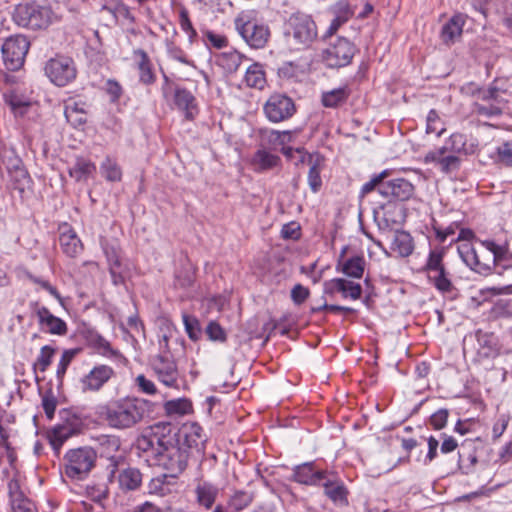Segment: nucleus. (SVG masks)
Here are the masks:
<instances>
[{
	"label": "nucleus",
	"instance_id": "nucleus-13",
	"mask_svg": "<svg viewBox=\"0 0 512 512\" xmlns=\"http://www.w3.org/2000/svg\"><path fill=\"white\" fill-rule=\"evenodd\" d=\"M115 376V370L105 364L95 365L81 380L84 392H98Z\"/></svg>",
	"mask_w": 512,
	"mask_h": 512
},
{
	"label": "nucleus",
	"instance_id": "nucleus-5",
	"mask_svg": "<svg viewBox=\"0 0 512 512\" xmlns=\"http://www.w3.org/2000/svg\"><path fill=\"white\" fill-rule=\"evenodd\" d=\"M284 34L293 45L302 49L309 47L316 40L318 31L310 15L296 12L285 22Z\"/></svg>",
	"mask_w": 512,
	"mask_h": 512
},
{
	"label": "nucleus",
	"instance_id": "nucleus-17",
	"mask_svg": "<svg viewBox=\"0 0 512 512\" xmlns=\"http://www.w3.org/2000/svg\"><path fill=\"white\" fill-rule=\"evenodd\" d=\"M327 473V470L316 469L314 462H306L293 469V479L300 484L320 486Z\"/></svg>",
	"mask_w": 512,
	"mask_h": 512
},
{
	"label": "nucleus",
	"instance_id": "nucleus-10",
	"mask_svg": "<svg viewBox=\"0 0 512 512\" xmlns=\"http://www.w3.org/2000/svg\"><path fill=\"white\" fill-rule=\"evenodd\" d=\"M269 121L278 123L291 118L296 112L294 101L281 93L272 94L263 107Z\"/></svg>",
	"mask_w": 512,
	"mask_h": 512
},
{
	"label": "nucleus",
	"instance_id": "nucleus-20",
	"mask_svg": "<svg viewBox=\"0 0 512 512\" xmlns=\"http://www.w3.org/2000/svg\"><path fill=\"white\" fill-rule=\"evenodd\" d=\"M320 485L323 486L325 495L335 504L348 505V490L335 474L328 472L327 478Z\"/></svg>",
	"mask_w": 512,
	"mask_h": 512
},
{
	"label": "nucleus",
	"instance_id": "nucleus-24",
	"mask_svg": "<svg viewBox=\"0 0 512 512\" xmlns=\"http://www.w3.org/2000/svg\"><path fill=\"white\" fill-rule=\"evenodd\" d=\"M174 103L184 113L187 120H193L199 112L196 98L186 88H175Z\"/></svg>",
	"mask_w": 512,
	"mask_h": 512
},
{
	"label": "nucleus",
	"instance_id": "nucleus-64",
	"mask_svg": "<svg viewBox=\"0 0 512 512\" xmlns=\"http://www.w3.org/2000/svg\"><path fill=\"white\" fill-rule=\"evenodd\" d=\"M499 161L506 166H512V142H505L497 149Z\"/></svg>",
	"mask_w": 512,
	"mask_h": 512
},
{
	"label": "nucleus",
	"instance_id": "nucleus-26",
	"mask_svg": "<svg viewBox=\"0 0 512 512\" xmlns=\"http://www.w3.org/2000/svg\"><path fill=\"white\" fill-rule=\"evenodd\" d=\"M134 56L137 58L140 82L144 85L153 84L156 80V76L153 72V65L148 54L143 49H137L134 50Z\"/></svg>",
	"mask_w": 512,
	"mask_h": 512
},
{
	"label": "nucleus",
	"instance_id": "nucleus-44",
	"mask_svg": "<svg viewBox=\"0 0 512 512\" xmlns=\"http://www.w3.org/2000/svg\"><path fill=\"white\" fill-rule=\"evenodd\" d=\"M164 410L168 415H185L191 412L192 404L186 398L169 400L164 403Z\"/></svg>",
	"mask_w": 512,
	"mask_h": 512
},
{
	"label": "nucleus",
	"instance_id": "nucleus-16",
	"mask_svg": "<svg viewBox=\"0 0 512 512\" xmlns=\"http://www.w3.org/2000/svg\"><path fill=\"white\" fill-rule=\"evenodd\" d=\"M175 434L180 440V445L189 452L192 449L200 451L206 441L202 428L196 423L184 425L181 429L175 427Z\"/></svg>",
	"mask_w": 512,
	"mask_h": 512
},
{
	"label": "nucleus",
	"instance_id": "nucleus-56",
	"mask_svg": "<svg viewBox=\"0 0 512 512\" xmlns=\"http://www.w3.org/2000/svg\"><path fill=\"white\" fill-rule=\"evenodd\" d=\"M3 96L5 103L9 105L14 112L29 106L28 101H26L23 96L18 95L15 91H8L4 93Z\"/></svg>",
	"mask_w": 512,
	"mask_h": 512
},
{
	"label": "nucleus",
	"instance_id": "nucleus-45",
	"mask_svg": "<svg viewBox=\"0 0 512 512\" xmlns=\"http://www.w3.org/2000/svg\"><path fill=\"white\" fill-rule=\"evenodd\" d=\"M445 251L443 248L431 250L427 259L426 264L423 267V271L431 275L441 269H444L443 257Z\"/></svg>",
	"mask_w": 512,
	"mask_h": 512
},
{
	"label": "nucleus",
	"instance_id": "nucleus-55",
	"mask_svg": "<svg viewBox=\"0 0 512 512\" xmlns=\"http://www.w3.org/2000/svg\"><path fill=\"white\" fill-rule=\"evenodd\" d=\"M474 111L476 114L485 116V117H494L499 116L503 112V105L488 103V104H474Z\"/></svg>",
	"mask_w": 512,
	"mask_h": 512
},
{
	"label": "nucleus",
	"instance_id": "nucleus-57",
	"mask_svg": "<svg viewBox=\"0 0 512 512\" xmlns=\"http://www.w3.org/2000/svg\"><path fill=\"white\" fill-rule=\"evenodd\" d=\"M206 334L211 341L224 343L227 340V334L221 325L215 321L209 322L206 327Z\"/></svg>",
	"mask_w": 512,
	"mask_h": 512
},
{
	"label": "nucleus",
	"instance_id": "nucleus-46",
	"mask_svg": "<svg viewBox=\"0 0 512 512\" xmlns=\"http://www.w3.org/2000/svg\"><path fill=\"white\" fill-rule=\"evenodd\" d=\"M428 279L434 284L435 288L443 294L450 293L454 289L445 268L428 275Z\"/></svg>",
	"mask_w": 512,
	"mask_h": 512
},
{
	"label": "nucleus",
	"instance_id": "nucleus-35",
	"mask_svg": "<svg viewBox=\"0 0 512 512\" xmlns=\"http://www.w3.org/2000/svg\"><path fill=\"white\" fill-rule=\"evenodd\" d=\"M281 162V158L276 155L272 154L265 149H259L256 151V153L253 156V165L255 166L256 170L259 172L271 170L275 167H277Z\"/></svg>",
	"mask_w": 512,
	"mask_h": 512
},
{
	"label": "nucleus",
	"instance_id": "nucleus-30",
	"mask_svg": "<svg viewBox=\"0 0 512 512\" xmlns=\"http://www.w3.org/2000/svg\"><path fill=\"white\" fill-rule=\"evenodd\" d=\"M96 171V165L84 157H77L68 173L76 181H85Z\"/></svg>",
	"mask_w": 512,
	"mask_h": 512
},
{
	"label": "nucleus",
	"instance_id": "nucleus-7",
	"mask_svg": "<svg viewBox=\"0 0 512 512\" xmlns=\"http://www.w3.org/2000/svg\"><path fill=\"white\" fill-rule=\"evenodd\" d=\"M356 46L345 37H337L322 51L323 63L329 68H341L349 65L355 55Z\"/></svg>",
	"mask_w": 512,
	"mask_h": 512
},
{
	"label": "nucleus",
	"instance_id": "nucleus-12",
	"mask_svg": "<svg viewBox=\"0 0 512 512\" xmlns=\"http://www.w3.org/2000/svg\"><path fill=\"white\" fill-rule=\"evenodd\" d=\"M31 306L43 332L57 336L67 334L68 326L64 320L53 315L47 307L40 306L37 302L31 303Z\"/></svg>",
	"mask_w": 512,
	"mask_h": 512
},
{
	"label": "nucleus",
	"instance_id": "nucleus-59",
	"mask_svg": "<svg viewBox=\"0 0 512 512\" xmlns=\"http://www.w3.org/2000/svg\"><path fill=\"white\" fill-rule=\"evenodd\" d=\"M3 163L8 171V174L24 166L22 159L16 155L14 151L5 152L3 156Z\"/></svg>",
	"mask_w": 512,
	"mask_h": 512
},
{
	"label": "nucleus",
	"instance_id": "nucleus-43",
	"mask_svg": "<svg viewBox=\"0 0 512 512\" xmlns=\"http://www.w3.org/2000/svg\"><path fill=\"white\" fill-rule=\"evenodd\" d=\"M103 177L110 182L120 181L122 178V171L120 166L115 160L107 156L100 166Z\"/></svg>",
	"mask_w": 512,
	"mask_h": 512
},
{
	"label": "nucleus",
	"instance_id": "nucleus-6",
	"mask_svg": "<svg viewBox=\"0 0 512 512\" xmlns=\"http://www.w3.org/2000/svg\"><path fill=\"white\" fill-rule=\"evenodd\" d=\"M52 11L35 1L18 4L12 14L16 25L30 30H44L51 24Z\"/></svg>",
	"mask_w": 512,
	"mask_h": 512
},
{
	"label": "nucleus",
	"instance_id": "nucleus-40",
	"mask_svg": "<svg viewBox=\"0 0 512 512\" xmlns=\"http://www.w3.org/2000/svg\"><path fill=\"white\" fill-rule=\"evenodd\" d=\"M91 345L95 349V351L106 358H114L118 359L122 357V354L119 350L112 348L109 341H107L101 335H96L91 339Z\"/></svg>",
	"mask_w": 512,
	"mask_h": 512
},
{
	"label": "nucleus",
	"instance_id": "nucleus-38",
	"mask_svg": "<svg viewBox=\"0 0 512 512\" xmlns=\"http://www.w3.org/2000/svg\"><path fill=\"white\" fill-rule=\"evenodd\" d=\"M349 97V91L347 87H340L331 91L324 92L322 94V104L328 108H336L339 105L346 102Z\"/></svg>",
	"mask_w": 512,
	"mask_h": 512
},
{
	"label": "nucleus",
	"instance_id": "nucleus-37",
	"mask_svg": "<svg viewBox=\"0 0 512 512\" xmlns=\"http://www.w3.org/2000/svg\"><path fill=\"white\" fill-rule=\"evenodd\" d=\"M365 264L363 256H353L343 261L341 271L348 277L359 279L363 276Z\"/></svg>",
	"mask_w": 512,
	"mask_h": 512
},
{
	"label": "nucleus",
	"instance_id": "nucleus-63",
	"mask_svg": "<svg viewBox=\"0 0 512 512\" xmlns=\"http://www.w3.org/2000/svg\"><path fill=\"white\" fill-rule=\"evenodd\" d=\"M105 91L110 97V101L115 103L122 96L123 89L119 82L113 79H108L105 85Z\"/></svg>",
	"mask_w": 512,
	"mask_h": 512
},
{
	"label": "nucleus",
	"instance_id": "nucleus-34",
	"mask_svg": "<svg viewBox=\"0 0 512 512\" xmlns=\"http://www.w3.org/2000/svg\"><path fill=\"white\" fill-rule=\"evenodd\" d=\"M244 81L250 88L264 89L267 81L263 65L257 62L250 65L246 70Z\"/></svg>",
	"mask_w": 512,
	"mask_h": 512
},
{
	"label": "nucleus",
	"instance_id": "nucleus-18",
	"mask_svg": "<svg viewBox=\"0 0 512 512\" xmlns=\"http://www.w3.org/2000/svg\"><path fill=\"white\" fill-rule=\"evenodd\" d=\"M98 453L101 458H106L111 462V466L116 468L119 462L123 459L119 453L120 439L113 435H101L97 438ZM115 469L111 471L114 474Z\"/></svg>",
	"mask_w": 512,
	"mask_h": 512
},
{
	"label": "nucleus",
	"instance_id": "nucleus-61",
	"mask_svg": "<svg viewBox=\"0 0 512 512\" xmlns=\"http://www.w3.org/2000/svg\"><path fill=\"white\" fill-rule=\"evenodd\" d=\"M135 383L142 393L147 395L157 394V388L154 382L147 379L143 374H140L135 378Z\"/></svg>",
	"mask_w": 512,
	"mask_h": 512
},
{
	"label": "nucleus",
	"instance_id": "nucleus-29",
	"mask_svg": "<svg viewBox=\"0 0 512 512\" xmlns=\"http://www.w3.org/2000/svg\"><path fill=\"white\" fill-rule=\"evenodd\" d=\"M446 150L447 148L443 147L437 152L430 153L426 158H430L442 172L448 174L459 168L460 159L454 155L444 156Z\"/></svg>",
	"mask_w": 512,
	"mask_h": 512
},
{
	"label": "nucleus",
	"instance_id": "nucleus-62",
	"mask_svg": "<svg viewBox=\"0 0 512 512\" xmlns=\"http://www.w3.org/2000/svg\"><path fill=\"white\" fill-rule=\"evenodd\" d=\"M310 295V291L302 284H296L291 290V299L295 305L304 303Z\"/></svg>",
	"mask_w": 512,
	"mask_h": 512
},
{
	"label": "nucleus",
	"instance_id": "nucleus-42",
	"mask_svg": "<svg viewBox=\"0 0 512 512\" xmlns=\"http://www.w3.org/2000/svg\"><path fill=\"white\" fill-rule=\"evenodd\" d=\"M56 353V349L50 345H45L40 349V353L33 363L34 372L40 371L44 373L52 363V359Z\"/></svg>",
	"mask_w": 512,
	"mask_h": 512
},
{
	"label": "nucleus",
	"instance_id": "nucleus-28",
	"mask_svg": "<svg viewBox=\"0 0 512 512\" xmlns=\"http://www.w3.org/2000/svg\"><path fill=\"white\" fill-rule=\"evenodd\" d=\"M104 253L106 255L108 264H109V272L112 278V282L114 285L118 286L124 284L125 278L122 271V264L120 261V256L117 250L114 247L106 246L104 248Z\"/></svg>",
	"mask_w": 512,
	"mask_h": 512
},
{
	"label": "nucleus",
	"instance_id": "nucleus-31",
	"mask_svg": "<svg viewBox=\"0 0 512 512\" xmlns=\"http://www.w3.org/2000/svg\"><path fill=\"white\" fill-rule=\"evenodd\" d=\"M391 250L398 253L400 257H408L414 250L411 235L403 230L396 231L393 235Z\"/></svg>",
	"mask_w": 512,
	"mask_h": 512
},
{
	"label": "nucleus",
	"instance_id": "nucleus-9",
	"mask_svg": "<svg viewBox=\"0 0 512 512\" xmlns=\"http://www.w3.org/2000/svg\"><path fill=\"white\" fill-rule=\"evenodd\" d=\"M50 81L59 87L71 83L77 75L74 61L69 57H56L48 60L44 67Z\"/></svg>",
	"mask_w": 512,
	"mask_h": 512
},
{
	"label": "nucleus",
	"instance_id": "nucleus-2",
	"mask_svg": "<svg viewBox=\"0 0 512 512\" xmlns=\"http://www.w3.org/2000/svg\"><path fill=\"white\" fill-rule=\"evenodd\" d=\"M149 402L137 397L126 396L109 401L102 407L101 415L110 428L126 430L142 422Z\"/></svg>",
	"mask_w": 512,
	"mask_h": 512
},
{
	"label": "nucleus",
	"instance_id": "nucleus-1",
	"mask_svg": "<svg viewBox=\"0 0 512 512\" xmlns=\"http://www.w3.org/2000/svg\"><path fill=\"white\" fill-rule=\"evenodd\" d=\"M136 448L149 466H159L177 477L187 467L189 451L180 445L175 426L158 422L137 438Z\"/></svg>",
	"mask_w": 512,
	"mask_h": 512
},
{
	"label": "nucleus",
	"instance_id": "nucleus-52",
	"mask_svg": "<svg viewBox=\"0 0 512 512\" xmlns=\"http://www.w3.org/2000/svg\"><path fill=\"white\" fill-rule=\"evenodd\" d=\"M182 318L188 337L192 341H197L201 336V326L198 319L188 314H183Z\"/></svg>",
	"mask_w": 512,
	"mask_h": 512
},
{
	"label": "nucleus",
	"instance_id": "nucleus-25",
	"mask_svg": "<svg viewBox=\"0 0 512 512\" xmlns=\"http://www.w3.org/2000/svg\"><path fill=\"white\" fill-rule=\"evenodd\" d=\"M465 24V16L463 14H455L447 21L441 29L440 37L446 45H451L461 37L463 26Z\"/></svg>",
	"mask_w": 512,
	"mask_h": 512
},
{
	"label": "nucleus",
	"instance_id": "nucleus-58",
	"mask_svg": "<svg viewBox=\"0 0 512 512\" xmlns=\"http://www.w3.org/2000/svg\"><path fill=\"white\" fill-rule=\"evenodd\" d=\"M291 135L288 131H276L272 130L265 136L267 143L274 148L277 146L285 145L286 142L290 141Z\"/></svg>",
	"mask_w": 512,
	"mask_h": 512
},
{
	"label": "nucleus",
	"instance_id": "nucleus-39",
	"mask_svg": "<svg viewBox=\"0 0 512 512\" xmlns=\"http://www.w3.org/2000/svg\"><path fill=\"white\" fill-rule=\"evenodd\" d=\"M481 101L504 105L506 101L502 97V91L492 83L487 88H478L474 93Z\"/></svg>",
	"mask_w": 512,
	"mask_h": 512
},
{
	"label": "nucleus",
	"instance_id": "nucleus-4",
	"mask_svg": "<svg viewBox=\"0 0 512 512\" xmlns=\"http://www.w3.org/2000/svg\"><path fill=\"white\" fill-rule=\"evenodd\" d=\"M97 451L90 446L69 449L63 457L64 474L72 481L85 480L96 465Z\"/></svg>",
	"mask_w": 512,
	"mask_h": 512
},
{
	"label": "nucleus",
	"instance_id": "nucleus-21",
	"mask_svg": "<svg viewBox=\"0 0 512 512\" xmlns=\"http://www.w3.org/2000/svg\"><path fill=\"white\" fill-rule=\"evenodd\" d=\"M324 292L329 295L339 292L344 298L357 300L362 295V287L344 278H334L324 283Z\"/></svg>",
	"mask_w": 512,
	"mask_h": 512
},
{
	"label": "nucleus",
	"instance_id": "nucleus-8",
	"mask_svg": "<svg viewBox=\"0 0 512 512\" xmlns=\"http://www.w3.org/2000/svg\"><path fill=\"white\" fill-rule=\"evenodd\" d=\"M30 42L23 35H14L8 37L1 48L2 58L6 69L10 71L19 70L29 51Z\"/></svg>",
	"mask_w": 512,
	"mask_h": 512
},
{
	"label": "nucleus",
	"instance_id": "nucleus-19",
	"mask_svg": "<svg viewBox=\"0 0 512 512\" xmlns=\"http://www.w3.org/2000/svg\"><path fill=\"white\" fill-rule=\"evenodd\" d=\"M381 195L395 201H407L414 194V186L404 178H397L386 181L383 186Z\"/></svg>",
	"mask_w": 512,
	"mask_h": 512
},
{
	"label": "nucleus",
	"instance_id": "nucleus-27",
	"mask_svg": "<svg viewBox=\"0 0 512 512\" xmlns=\"http://www.w3.org/2000/svg\"><path fill=\"white\" fill-rule=\"evenodd\" d=\"M64 115L66 120L75 128L84 125L87 122L84 103L74 100L65 102Z\"/></svg>",
	"mask_w": 512,
	"mask_h": 512
},
{
	"label": "nucleus",
	"instance_id": "nucleus-32",
	"mask_svg": "<svg viewBox=\"0 0 512 512\" xmlns=\"http://www.w3.org/2000/svg\"><path fill=\"white\" fill-rule=\"evenodd\" d=\"M118 482L122 490L133 491L141 486L142 474L139 469L128 467L119 473Z\"/></svg>",
	"mask_w": 512,
	"mask_h": 512
},
{
	"label": "nucleus",
	"instance_id": "nucleus-47",
	"mask_svg": "<svg viewBox=\"0 0 512 512\" xmlns=\"http://www.w3.org/2000/svg\"><path fill=\"white\" fill-rule=\"evenodd\" d=\"M449 149L457 153L470 154L474 152V145H467V137L463 133H453L449 138Z\"/></svg>",
	"mask_w": 512,
	"mask_h": 512
},
{
	"label": "nucleus",
	"instance_id": "nucleus-49",
	"mask_svg": "<svg viewBox=\"0 0 512 512\" xmlns=\"http://www.w3.org/2000/svg\"><path fill=\"white\" fill-rule=\"evenodd\" d=\"M170 474H162L152 478L148 484L149 494L165 496L169 492V487L166 482Z\"/></svg>",
	"mask_w": 512,
	"mask_h": 512
},
{
	"label": "nucleus",
	"instance_id": "nucleus-60",
	"mask_svg": "<svg viewBox=\"0 0 512 512\" xmlns=\"http://www.w3.org/2000/svg\"><path fill=\"white\" fill-rule=\"evenodd\" d=\"M449 411L445 408L439 409L430 416V425L435 430H441L447 424Z\"/></svg>",
	"mask_w": 512,
	"mask_h": 512
},
{
	"label": "nucleus",
	"instance_id": "nucleus-11",
	"mask_svg": "<svg viewBox=\"0 0 512 512\" xmlns=\"http://www.w3.org/2000/svg\"><path fill=\"white\" fill-rule=\"evenodd\" d=\"M237 29L245 42L254 49L263 48L270 37L268 26L255 20H247L242 25L237 23Z\"/></svg>",
	"mask_w": 512,
	"mask_h": 512
},
{
	"label": "nucleus",
	"instance_id": "nucleus-53",
	"mask_svg": "<svg viewBox=\"0 0 512 512\" xmlns=\"http://www.w3.org/2000/svg\"><path fill=\"white\" fill-rule=\"evenodd\" d=\"M427 126H426V132L427 133H435L438 137L441 136L444 131L445 127L439 117V114L436 110L432 109L429 111L427 115Z\"/></svg>",
	"mask_w": 512,
	"mask_h": 512
},
{
	"label": "nucleus",
	"instance_id": "nucleus-36",
	"mask_svg": "<svg viewBox=\"0 0 512 512\" xmlns=\"http://www.w3.org/2000/svg\"><path fill=\"white\" fill-rule=\"evenodd\" d=\"M243 59H246L244 55L236 50H231L219 54L216 62L227 73H234L239 69Z\"/></svg>",
	"mask_w": 512,
	"mask_h": 512
},
{
	"label": "nucleus",
	"instance_id": "nucleus-14",
	"mask_svg": "<svg viewBox=\"0 0 512 512\" xmlns=\"http://www.w3.org/2000/svg\"><path fill=\"white\" fill-rule=\"evenodd\" d=\"M81 429V420L78 417L73 416L71 419H67L65 422L55 425L48 431L47 436L52 448L56 452H59L63 443L70 437L79 434Z\"/></svg>",
	"mask_w": 512,
	"mask_h": 512
},
{
	"label": "nucleus",
	"instance_id": "nucleus-50",
	"mask_svg": "<svg viewBox=\"0 0 512 512\" xmlns=\"http://www.w3.org/2000/svg\"><path fill=\"white\" fill-rule=\"evenodd\" d=\"M11 181L14 184V188L23 192L30 184L31 178L30 175L23 166L22 168L16 169L12 173L9 174Z\"/></svg>",
	"mask_w": 512,
	"mask_h": 512
},
{
	"label": "nucleus",
	"instance_id": "nucleus-23",
	"mask_svg": "<svg viewBox=\"0 0 512 512\" xmlns=\"http://www.w3.org/2000/svg\"><path fill=\"white\" fill-rule=\"evenodd\" d=\"M59 244L68 257H77L83 251V244L76 232L67 224L60 227Z\"/></svg>",
	"mask_w": 512,
	"mask_h": 512
},
{
	"label": "nucleus",
	"instance_id": "nucleus-48",
	"mask_svg": "<svg viewBox=\"0 0 512 512\" xmlns=\"http://www.w3.org/2000/svg\"><path fill=\"white\" fill-rule=\"evenodd\" d=\"M321 161L317 158L314 162H311L308 172V184L312 192L316 193L321 189L322 179L321 173Z\"/></svg>",
	"mask_w": 512,
	"mask_h": 512
},
{
	"label": "nucleus",
	"instance_id": "nucleus-3",
	"mask_svg": "<svg viewBox=\"0 0 512 512\" xmlns=\"http://www.w3.org/2000/svg\"><path fill=\"white\" fill-rule=\"evenodd\" d=\"M480 245L489 252L486 261H480V256L483 254L479 253L471 244L465 243L458 247L460 257L472 270L482 275L489 274L492 269L499 275L506 270H512V267L501 264L502 261L508 260L507 245H498L491 240L482 241Z\"/></svg>",
	"mask_w": 512,
	"mask_h": 512
},
{
	"label": "nucleus",
	"instance_id": "nucleus-15",
	"mask_svg": "<svg viewBox=\"0 0 512 512\" xmlns=\"http://www.w3.org/2000/svg\"><path fill=\"white\" fill-rule=\"evenodd\" d=\"M158 380L167 387L178 388L179 372L174 360L157 355L152 364Z\"/></svg>",
	"mask_w": 512,
	"mask_h": 512
},
{
	"label": "nucleus",
	"instance_id": "nucleus-41",
	"mask_svg": "<svg viewBox=\"0 0 512 512\" xmlns=\"http://www.w3.org/2000/svg\"><path fill=\"white\" fill-rule=\"evenodd\" d=\"M390 175L389 170L374 175L369 181L364 183L360 190V197L363 198L373 191H377L381 195L382 187L385 186V179Z\"/></svg>",
	"mask_w": 512,
	"mask_h": 512
},
{
	"label": "nucleus",
	"instance_id": "nucleus-22",
	"mask_svg": "<svg viewBox=\"0 0 512 512\" xmlns=\"http://www.w3.org/2000/svg\"><path fill=\"white\" fill-rule=\"evenodd\" d=\"M8 494L11 512H36V507L22 491L18 480L11 479L8 482Z\"/></svg>",
	"mask_w": 512,
	"mask_h": 512
},
{
	"label": "nucleus",
	"instance_id": "nucleus-51",
	"mask_svg": "<svg viewBox=\"0 0 512 512\" xmlns=\"http://www.w3.org/2000/svg\"><path fill=\"white\" fill-rule=\"evenodd\" d=\"M79 352L80 349L78 348L67 349L63 351L56 370V375L58 379H62L64 377L70 363L76 357V355L79 354Z\"/></svg>",
	"mask_w": 512,
	"mask_h": 512
},
{
	"label": "nucleus",
	"instance_id": "nucleus-54",
	"mask_svg": "<svg viewBox=\"0 0 512 512\" xmlns=\"http://www.w3.org/2000/svg\"><path fill=\"white\" fill-rule=\"evenodd\" d=\"M252 495L245 491H237L229 500V506L235 511H241L252 502Z\"/></svg>",
	"mask_w": 512,
	"mask_h": 512
},
{
	"label": "nucleus",
	"instance_id": "nucleus-33",
	"mask_svg": "<svg viewBox=\"0 0 512 512\" xmlns=\"http://www.w3.org/2000/svg\"><path fill=\"white\" fill-rule=\"evenodd\" d=\"M218 492V488L211 483H198L195 489L198 504L205 507L206 509H210L215 503Z\"/></svg>",
	"mask_w": 512,
	"mask_h": 512
}]
</instances>
